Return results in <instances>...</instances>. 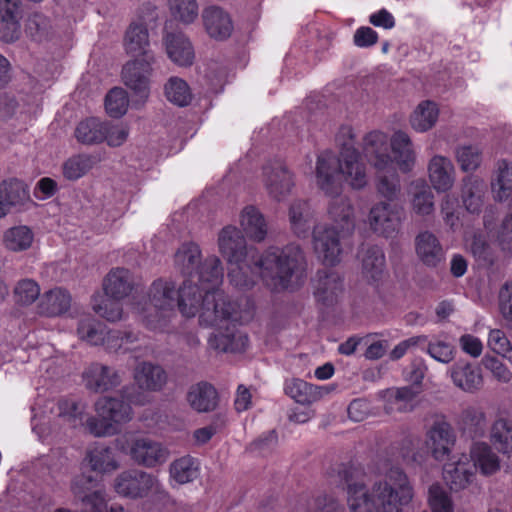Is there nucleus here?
<instances>
[{"label": "nucleus", "instance_id": "51", "mask_svg": "<svg viewBox=\"0 0 512 512\" xmlns=\"http://www.w3.org/2000/svg\"><path fill=\"white\" fill-rule=\"evenodd\" d=\"M105 326L91 319H83L78 323L77 334L79 338L90 345H102L104 341Z\"/></svg>", "mask_w": 512, "mask_h": 512}, {"label": "nucleus", "instance_id": "36", "mask_svg": "<svg viewBox=\"0 0 512 512\" xmlns=\"http://www.w3.org/2000/svg\"><path fill=\"white\" fill-rule=\"evenodd\" d=\"M362 272L369 282L377 284L385 272V254L377 245L368 246L362 258Z\"/></svg>", "mask_w": 512, "mask_h": 512}, {"label": "nucleus", "instance_id": "40", "mask_svg": "<svg viewBox=\"0 0 512 512\" xmlns=\"http://www.w3.org/2000/svg\"><path fill=\"white\" fill-rule=\"evenodd\" d=\"M473 469L478 468L483 475H492L500 468L498 456L486 443H475L471 448Z\"/></svg>", "mask_w": 512, "mask_h": 512}, {"label": "nucleus", "instance_id": "23", "mask_svg": "<svg viewBox=\"0 0 512 512\" xmlns=\"http://www.w3.org/2000/svg\"><path fill=\"white\" fill-rule=\"evenodd\" d=\"M168 57L177 65H192L195 54L190 40L182 32L167 33L164 37Z\"/></svg>", "mask_w": 512, "mask_h": 512}, {"label": "nucleus", "instance_id": "35", "mask_svg": "<svg viewBox=\"0 0 512 512\" xmlns=\"http://www.w3.org/2000/svg\"><path fill=\"white\" fill-rule=\"evenodd\" d=\"M284 391L286 395L302 405H310L318 401L322 396L320 387L299 378L286 380Z\"/></svg>", "mask_w": 512, "mask_h": 512}, {"label": "nucleus", "instance_id": "64", "mask_svg": "<svg viewBox=\"0 0 512 512\" xmlns=\"http://www.w3.org/2000/svg\"><path fill=\"white\" fill-rule=\"evenodd\" d=\"M497 242L502 251L512 252V213L502 221L496 235Z\"/></svg>", "mask_w": 512, "mask_h": 512}, {"label": "nucleus", "instance_id": "42", "mask_svg": "<svg viewBox=\"0 0 512 512\" xmlns=\"http://www.w3.org/2000/svg\"><path fill=\"white\" fill-rule=\"evenodd\" d=\"M166 99L178 106L186 107L191 104L193 94L188 83L180 77H170L164 85Z\"/></svg>", "mask_w": 512, "mask_h": 512}, {"label": "nucleus", "instance_id": "16", "mask_svg": "<svg viewBox=\"0 0 512 512\" xmlns=\"http://www.w3.org/2000/svg\"><path fill=\"white\" fill-rule=\"evenodd\" d=\"M363 140L365 157L376 169L384 170L392 162L388 153V136L382 130H370Z\"/></svg>", "mask_w": 512, "mask_h": 512}, {"label": "nucleus", "instance_id": "17", "mask_svg": "<svg viewBox=\"0 0 512 512\" xmlns=\"http://www.w3.org/2000/svg\"><path fill=\"white\" fill-rule=\"evenodd\" d=\"M103 289L108 297L122 300L132 291H138L132 272L126 268H113L103 280Z\"/></svg>", "mask_w": 512, "mask_h": 512}, {"label": "nucleus", "instance_id": "18", "mask_svg": "<svg viewBox=\"0 0 512 512\" xmlns=\"http://www.w3.org/2000/svg\"><path fill=\"white\" fill-rule=\"evenodd\" d=\"M134 379L138 387L128 388L130 392H141L140 390L156 392L166 384L167 374L160 365L144 361L135 368Z\"/></svg>", "mask_w": 512, "mask_h": 512}, {"label": "nucleus", "instance_id": "4", "mask_svg": "<svg viewBox=\"0 0 512 512\" xmlns=\"http://www.w3.org/2000/svg\"><path fill=\"white\" fill-rule=\"evenodd\" d=\"M338 474L347 485V503L351 512H402L413 498V487L405 472L392 467L383 481L369 491L364 483L353 482L352 468L342 465Z\"/></svg>", "mask_w": 512, "mask_h": 512}, {"label": "nucleus", "instance_id": "38", "mask_svg": "<svg viewBox=\"0 0 512 512\" xmlns=\"http://www.w3.org/2000/svg\"><path fill=\"white\" fill-rule=\"evenodd\" d=\"M95 159L85 153L68 157L61 165V173L65 180L75 182L87 175L94 167Z\"/></svg>", "mask_w": 512, "mask_h": 512}, {"label": "nucleus", "instance_id": "28", "mask_svg": "<svg viewBox=\"0 0 512 512\" xmlns=\"http://www.w3.org/2000/svg\"><path fill=\"white\" fill-rule=\"evenodd\" d=\"M474 478L473 467L467 461L446 463L443 467V479L452 491L458 492L467 488Z\"/></svg>", "mask_w": 512, "mask_h": 512}, {"label": "nucleus", "instance_id": "8", "mask_svg": "<svg viewBox=\"0 0 512 512\" xmlns=\"http://www.w3.org/2000/svg\"><path fill=\"white\" fill-rule=\"evenodd\" d=\"M221 255L229 264L260 258L261 254L253 247H248L242 231L234 226L224 227L218 238Z\"/></svg>", "mask_w": 512, "mask_h": 512}, {"label": "nucleus", "instance_id": "47", "mask_svg": "<svg viewBox=\"0 0 512 512\" xmlns=\"http://www.w3.org/2000/svg\"><path fill=\"white\" fill-rule=\"evenodd\" d=\"M33 238V232L29 227L15 226L5 232L4 243L11 251H24L30 248Z\"/></svg>", "mask_w": 512, "mask_h": 512}, {"label": "nucleus", "instance_id": "39", "mask_svg": "<svg viewBox=\"0 0 512 512\" xmlns=\"http://www.w3.org/2000/svg\"><path fill=\"white\" fill-rule=\"evenodd\" d=\"M170 476L178 484H187L200 475V462L197 458L186 455L174 460L170 465Z\"/></svg>", "mask_w": 512, "mask_h": 512}, {"label": "nucleus", "instance_id": "15", "mask_svg": "<svg viewBox=\"0 0 512 512\" xmlns=\"http://www.w3.org/2000/svg\"><path fill=\"white\" fill-rule=\"evenodd\" d=\"M427 438L432 456L438 461H443L449 456L456 441L454 429L444 420L434 422L427 433Z\"/></svg>", "mask_w": 512, "mask_h": 512}, {"label": "nucleus", "instance_id": "46", "mask_svg": "<svg viewBox=\"0 0 512 512\" xmlns=\"http://www.w3.org/2000/svg\"><path fill=\"white\" fill-rule=\"evenodd\" d=\"M421 389H417L414 386H404L395 389H388L384 398L390 404V406L386 405L385 410L387 412H391L393 410L403 411L406 407V404L411 402L419 393Z\"/></svg>", "mask_w": 512, "mask_h": 512}, {"label": "nucleus", "instance_id": "37", "mask_svg": "<svg viewBox=\"0 0 512 512\" xmlns=\"http://www.w3.org/2000/svg\"><path fill=\"white\" fill-rule=\"evenodd\" d=\"M241 226L250 239L261 242L267 235V224L263 214L254 206H247L241 213Z\"/></svg>", "mask_w": 512, "mask_h": 512}, {"label": "nucleus", "instance_id": "54", "mask_svg": "<svg viewBox=\"0 0 512 512\" xmlns=\"http://www.w3.org/2000/svg\"><path fill=\"white\" fill-rule=\"evenodd\" d=\"M456 157L461 169L465 172L476 170L482 161L481 151L472 145L460 147Z\"/></svg>", "mask_w": 512, "mask_h": 512}, {"label": "nucleus", "instance_id": "9", "mask_svg": "<svg viewBox=\"0 0 512 512\" xmlns=\"http://www.w3.org/2000/svg\"><path fill=\"white\" fill-rule=\"evenodd\" d=\"M152 63L153 54H145V57L128 61L122 68L124 84L142 99H147L150 93Z\"/></svg>", "mask_w": 512, "mask_h": 512}, {"label": "nucleus", "instance_id": "60", "mask_svg": "<svg viewBox=\"0 0 512 512\" xmlns=\"http://www.w3.org/2000/svg\"><path fill=\"white\" fill-rule=\"evenodd\" d=\"M377 191L378 193L384 197L388 202L392 203L396 198L400 191L399 179L396 175L388 176H379L377 182Z\"/></svg>", "mask_w": 512, "mask_h": 512}, {"label": "nucleus", "instance_id": "20", "mask_svg": "<svg viewBox=\"0 0 512 512\" xmlns=\"http://www.w3.org/2000/svg\"><path fill=\"white\" fill-rule=\"evenodd\" d=\"M202 18L207 34L215 40L228 39L234 30L230 15L220 7L210 6L205 8Z\"/></svg>", "mask_w": 512, "mask_h": 512}, {"label": "nucleus", "instance_id": "45", "mask_svg": "<svg viewBox=\"0 0 512 512\" xmlns=\"http://www.w3.org/2000/svg\"><path fill=\"white\" fill-rule=\"evenodd\" d=\"M439 116V109L435 102L425 100L418 104L411 115L412 128H433Z\"/></svg>", "mask_w": 512, "mask_h": 512}, {"label": "nucleus", "instance_id": "3", "mask_svg": "<svg viewBox=\"0 0 512 512\" xmlns=\"http://www.w3.org/2000/svg\"><path fill=\"white\" fill-rule=\"evenodd\" d=\"M200 259V247L193 242L183 243L175 254V264L185 277L183 282L199 287L204 307L199 317L201 324L214 325L219 318H229L234 305L219 289L223 280L220 259L216 256L208 257L204 262Z\"/></svg>", "mask_w": 512, "mask_h": 512}, {"label": "nucleus", "instance_id": "56", "mask_svg": "<svg viewBox=\"0 0 512 512\" xmlns=\"http://www.w3.org/2000/svg\"><path fill=\"white\" fill-rule=\"evenodd\" d=\"M120 300H115L114 298L108 297L106 299H102L101 303H93L94 311L110 322L118 321L122 318L123 309L122 305L119 302Z\"/></svg>", "mask_w": 512, "mask_h": 512}, {"label": "nucleus", "instance_id": "11", "mask_svg": "<svg viewBox=\"0 0 512 512\" xmlns=\"http://www.w3.org/2000/svg\"><path fill=\"white\" fill-rule=\"evenodd\" d=\"M230 302L234 305V311L229 318H226V319L219 318L217 320L216 324H214V325L201 324L200 321H199V323L205 327L217 326V327L222 328V323L226 322V326H225L226 332L225 333L219 331L217 333L212 334L209 337L208 342H209L210 347L217 351H221V352H242L248 346L249 340H248L247 335H241V334L237 335L235 333L236 325L232 322L237 320L235 317L236 305L234 302H232V301H230Z\"/></svg>", "mask_w": 512, "mask_h": 512}, {"label": "nucleus", "instance_id": "62", "mask_svg": "<svg viewBox=\"0 0 512 512\" xmlns=\"http://www.w3.org/2000/svg\"><path fill=\"white\" fill-rule=\"evenodd\" d=\"M57 414L63 420L75 424L82 415V410L73 399L62 398L57 403Z\"/></svg>", "mask_w": 512, "mask_h": 512}, {"label": "nucleus", "instance_id": "33", "mask_svg": "<svg viewBox=\"0 0 512 512\" xmlns=\"http://www.w3.org/2000/svg\"><path fill=\"white\" fill-rule=\"evenodd\" d=\"M485 182L477 176L469 175L463 179L462 199L470 213H479L484 203Z\"/></svg>", "mask_w": 512, "mask_h": 512}, {"label": "nucleus", "instance_id": "13", "mask_svg": "<svg viewBox=\"0 0 512 512\" xmlns=\"http://www.w3.org/2000/svg\"><path fill=\"white\" fill-rule=\"evenodd\" d=\"M263 174L269 194L277 201L288 195L294 186L293 176L281 159L265 164Z\"/></svg>", "mask_w": 512, "mask_h": 512}, {"label": "nucleus", "instance_id": "26", "mask_svg": "<svg viewBox=\"0 0 512 512\" xmlns=\"http://www.w3.org/2000/svg\"><path fill=\"white\" fill-rule=\"evenodd\" d=\"M429 179L435 190L446 192L454 183V166L450 159L436 155L428 165Z\"/></svg>", "mask_w": 512, "mask_h": 512}, {"label": "nucleus", "instance_id": "61", "mask_svg": "<svg viewBox=\"0 0 512 512\" xmlns=\"http://www.w3.org/2000/svg\"><path fill=\"white\" fill-rule=\"evenodd\" d=\"M307 512H344V507L334 497L324 494L309 503Z\"/></svg>", "mask_w": 512, "mask_h": 512}, {"label": "nucleus", "instance_id": "53", "mask_svg": "<svg viewBox=\"0 0 512 512\" xmlns=\"http://www.w3.org/2000/svg\"><path fill=\"white\" fill-rule=\"evenodd\" d=\"M172 15L183 23H192L198 16L196 0H169Z\"/></svg>", "mask_w": 512, "mask_h": 512}, {"label": "nucleus", "instance_id": "49", "mask_svg": "<svg viewBox=\"0 0 512 512\" xmlns=\"http://www.w3.org/2000/svg\"><path fill=\"white\" fill-rule=\"evenodd\" d=\"M128 105V94L123 88L114 87L105 97V110L112 118L122 117L127 112Z\"/></svg>", "mask_w": 512, "mask_h": 512}, {"label": "nucleus", "instance_id": "55", "mask_svg": "<svg viewBox=\"0 0 512 512\" xmlns=\"http://www.w3.org/2000/svg\"><path fill=\"white\" fill-rule=\"evenodd\" d=\"M488 346L493 352L507 358L512 363V345L504 331L491 330L488 336Z\"/></svg>", "mask_w": 512, "mask_h": 512}, {"label": "nucleus", "instance_id": "27", "mask_svg": "<svg viewBox=\"0 0 512 512\" xmlns=\"http://www.w3.org/2000/svg\"><path fill=\"white\" fill-rule=\"evenodd\" d=\"M390 147L393 153V160L398 168L404 172H410L415 164V152L412 142L404 130H396L391 137Z\"/></svg>", "mask_w": 512, "mask_h": 512}, {"label": "nucleus", "instance_id": "1", "mask_svg": "<svg viewBox=\"0 0 512 512\" xmlns=\"http://www.w3.org/2000/svg\"><path fill=\"white\" fill-rule=\"evenodd\" d=\"M354 189H361L367 184L365 166L360 162V153L348 143L343 144L340 157L331 150L318 155L316 163V181L318 187L333 198L328 213L336 226L317 225L313 230V244L318 256L325 265L334 266L340 262V238L350 234L355 228L354 209L346 198H337L341 193L340 179Z\"/></svg>", "mask_w": 512, "mask_h": 512}, {"label": "nucleus", "instance_id": "52", "mask_svg": "<svg viewBox=\"0 0 512 512\" xmlns=\"http://www.w3.org/2000/svg\"><path fill=\"white\" fill-rule=\"evenodd\" d=\"M308 211V202L304 200L294 201L289 209V219L294 233L298 237H305L310 226L304 217Z\"/></svg>", "mask_w": 512, "mask_h": 512}, {"label": "nucleus", "instance_id": "43", "mask_svg": "<svg viewBox=\"0 0 512 512\" xmlns=\"http://www.w3.org/2000/svg\"><path fill=\"white\" fill-rule=\"evenodd\" d=\"M491 188L495 200L499 202L507 200L512 195V166L506 160L498 161Z\"/></svg>", "mask_w": 512, "mask_h": 512}, {"label": "nucleus", "instance_id": "12", "mask_svg": "<svg viewBox=\"0 0 512 512\" xmlns=\"http://www.w3.org/2000/svg\"><path fill=\"white\" fill-rule=\"evenodd\" d=\"M129 455L138 465L155 468L167 461L169 450L161 442L148 437H140L132 440Z\"/></svg>", "mask_w": 512, "mask_h": 512}, {"label": "nucleus", "instance_id": "58", "mask_svg": "<svg viewBox=\"0 0 512 512\" xmlns=\"http://www.w3.org/2000/svg\"><path fill=\"white\" fill-rule=\"evenodd\" d=\"M433 193L428 186L423 185L412 199L413 210L418 215H429L434 210Z\"/></svg>", "mask_w": 512, "mask_h": 512}, {"label": "nucleus", "instance_id": "34", "mask_svg": "<svg viewBox=\"0 0 512 512\" xmlns=\"http://www.w3.org/2000/svg\"><path fill=\"white\" fill-rule=\"evenodd\" d=\"M125 50L136 58L145 57V54H152L149 47V33L146 25L131 23L124 38Z\"/></svg>", "mask_w": 512, "mask_h": 512}, {"label": "nucleus", "instance_id": "24", "mask_svg": "<svg viewBox=\"0 0 512 512\" xmlns=\"http://www.w3.org/2000/svg\"><path fill=\"white\" fill-rule=\"evenodd\" d=\"M83 462L92 471L100 474L110 473L119 467L115 450L104 444H96L88 448Z\"/></svg>", "mask_w": 512, "mask_h": 512}, {"label": "nucleus", "instance_id": "48", "mask_svg": "<svg viewBox=\"0 0 512 512\" xmlns=\"http://www.w3.org/2000/svg\"><path fill=\"white\" fill-rule=\"evenodd\" d=\"M52 25L49 17L41 12H34L29 15L25 24L26 34L34 41L42 42L48 39Z\"/></svg>", "mask_w": 512, "mask_h": 512}, {"label": "nucleus", "instance_id": "19", "mask_svg": "<svg viewBox=\"0 0 512 512\" xmlns=\"http://www.w3.org/2000/svg\"><path fill=\"white\" fill-rule=\"evenodd\" d=\"M21 0H0V38L15 42L20 35Z\"/></svg>", "mask_w": 512, "mask_h": 512}, {"label": "nucleus", "instance_id": "41", "mask_svg": "<svg viewBox=\"0 0 512 512\" xmlns=\"http://www.w3.org/2000/svg\"><path fill=\"white\" fill-rule=\"evenodd\" d=\"M459 426L464 435L472 439L481 437L486 427L485 413L479 408L468 407L461 413Z\"/></svg>", "mask_w": 512, "mask_h": 512}, {"label": "nucleus", "instance_id": "31", "mask_svg": "<svg viewBox=\"0 0 512 512\" xmlns=\"http://www.w3.org/2000/svg\"><path fill=\"white\" fill-rule=\"evenodd\" d=\"M139 334L131 330H108L105 331L102 345L106 351L113 353H127L136 351L140 345Z\"/></svg>", "mask_w": 512, "mask_h": 512}, {"label": "nucleus", "instance_id": "14", "mask_svg": "<svg viewBox=\"0 0 512 512\" xmlns=\"http://www.w3.org/2000/svg\"><path fill=\"white\" fill-rule=\"evenodd\" d=\"M343 292V278L335 271L321 269L314 280V297L323 307H332Z\"/></svg>", "mask_w": 512, "mask_h": 512}, {"label": "nucleus", "instance_id": "57", "mask_svg": "<svg viewBox=\"0 0 512 512\" xmlns=\"http://www.w3.org/2000/svg\"><path fill=\"white\" fill-rule=\"evenodd\" d=\"M14 293L18 303L29 305L39 297L40 287L34 280L23 279L16 285Z\"/></svg>", "mask_w": 512, "mask_h": 512}, {"label": "nucleus", "instance_id": "50", "mask_svg": "<svg viewBox=\"0 0 512 512\" xmlns=\"http://www.w3.org/2000/svg\"><path fill=\"white\" fill-rule=\"evenodd\" d=\"M427 501L431 512H454V504L449 493L439 483L429 487Z\"/></svg>", "mask_w": 512, "mask_h": 512}, {"label": "nucleus", "instance_id": "7", "mask_svg": "<svg viewBox=\"0 0 512 512\" xmlns=\"http://www.w3.org/2000/svg\"><path fill=\"white\" fill-rule=\"evenodd\" d=\"M113 488L119 496L132 500L150 498L159 504H166L169 500V493L155 475L136 468L119 473Z\"/></svg>", "mask_w": 512, "mask_h": 512}, {"label": "nucleus", "instance_id": "6", "mask_svg": "<svg viewBox=\"0 0 512 512\" xmlns=\"http://www.w3.org/2000/svg\"><path fill=\"white\" fill-rule=\"evenodd\" d=\"M127 402L114 397H101L95 403L98 417L91 416L86 420L89 432L95 436L113 435L118 432V424L126 423L132 419L130 404L144 405L149 402V395L143 392L123 391Z\"/></svg>", "mask_w": 512, "mask_h": 512}, {"label": "nucleus", "instance_id": "22", "mask_svg": "<svg viewBox=\"0 0 512 512\" xmlns=\"http://www.w3.org/2000/svg\"><path fill=\"white\" fill-rule=\"evenodd\" d=\"M86 387L94 392H105L115 388L121 382L113 368L100 363H92L83 373Z\"/></svg>", "mask_w": 512, "mask_h": 512}, {"label": "nucleus", "instance_id": "59", "mask_svg": "<svg viewBox=\"0 0 512 512\" xmlns=\"http://www.w3.org/2000/svg\"><path fill=\"white\" fill-rule=\"evenodd\" d=\"M78 500L81 502L83 512H106L107 510L105 492L102 489L94 490Z\"/></svg>", "mask_w": 512, "mask_h": 512}, {"label": "nucleus", "instance_id": "32", "mask_svg": "<svg viewBox=\"0 0 512 512\" xmlns=\"http://www.w3.org/2000/svg\"><path fill=\"white\" fill-rule=\"evenodd\" d=\"M451 378L457 387L466 392H474L483 384L480 367L470 363L455 364L451 371Z\"/></svg>", "mask_w": 512, "mask_h": 512}, {"label": "nucleus", "instance_id": "29", "mask_svg": "<svg viewBox=\"0 0 512 512\" xmlns=\"http://www.w3.org/2000/svg\"><path fill=\"white\" fill-rule=\"evenodd\" d=\"M187 401L197 412H210L217 406L218 393L212 384L202 381L190 387Z\"/></svg>", "mask_w": 512, "mask_h": 512}, {"label": "nucleus", "instance_id": "30", "mask_svg": "<svg viewBox=\"0 0 512 512\" xmlns=\"http://www.w3.org/2000/svg\"><path fill=\"white\" fill-rule=\"evenodd\" d=\"M71 306V295L62 288L51 289L43 294L38 304L39 314L56 317L66 313Z\"/></svg>", "mask_w": 512, "mask_h": 512}, {"label": "nucleus", "instance_id": "21", "mask_svg": "<svg viewBox=\"0 0 512 512\" xmlns=\"http://www.w3.org/2000/svg\"><path fill=\"white\" fill-rule=\"evenodd\" d=\"M415 251L419 260L427 267L436 268L445 260V250L439 239L431 232L424 231L415 238Z\"/></svg>", "mask_w": 512, "mask_h": 512}, {"label": "nucleus", "instance_id": "25", "mask_svg": "<svg viewBox=\"0 0 512 512\" xmlns=\"http://www.w3.org/2000/svg\"><path fill=\"white\" fill-rule=\"evenodd\" d=\"M29 198L26 184L17 178L3 180L0 184V218L6 216L12 207Z\"/></svg>", "mask_w": 512, "mask_h": 512}, {"label": "nucleus", "instance_id": "5", "mask_svg": "<svg viewBox=\"0 0 512 512\" xmlns=\"http://www.w3.org/2000/svg\"><path fill=\"white\" fill-rule=\"evenodd\" d=\"M202 299L197 285L183 282L176 290L174 282L156 279L149 288L148 301L141 308V311L146 313L143 322L150 330H162L167 326L169 314L174 312L176 307L184 317L200 315L204 311Z\"/></svg>", "mask_w": 512, "mask_h": 512}, {"label": "nucleus", "instance_id": "63", "mask_svg": "<svg viewBox=\"0 0 512 512\" xmlns=\"http://www.w3.org/2000/svg\"><path fill=\"white\" fill-rule=\"evenodd\" d=\"M97 485L98 482L93 476L82 473L73 479L71 490L74 496L77 499H80L84 495L96 490L95 488Z\"/></svg>", "mask_w": 512, "mask_h": 512}, {"label": "nucleus", "instance_id": "10", "mask_svg": "<svg viewBox=\"0 0 512 512\" xmlns=\"http://www.w3.org/2000/svg\"><path fill=\"white\" fill-rule=\"evenodd\" d=\"M403 214V207L399 204L380 202L370 210V226L375 233L385 238L392 237L399 230Z\"/></svg>", "mask_w": 512, "mask_h": 512}, {"label": "nucleus", "instance_id": "2", "mask_svg": "<svg viewBox=\"0 0 512 512\" xmlns=\"http://www.w3.org/2000/svg\"><path fill=\"white\" fill-rule=\"evenodd\" d=\"M228 278L240 290L251 289L260 277L274 292L298 286L305 278L306 261L299 245L288 244L284 248L270 247L260 258L229 264Z\"/></svg>", "mask_w": 512, "mask_h": 512}, {"label": "nucleus", "instance_id": "44", "mask_svg": "<svg viewBox=\"0 0 512 512\" xmlns=\"http://www.w3.org/2000/svg\"><path fill=\"white\" fill-rule=\"evenodd\" d=\"M491 442L501 453L512 452V421L500 418L491 428Z\"/></svg>", "mask_w": 512, "mask_h": 512}]
</instances>
